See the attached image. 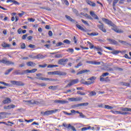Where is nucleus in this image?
<instances>
[{"label": "nucleus", "instance_id": "nucleus-1", "mask_svg": "<svg viewBox=\"0 0 131 131\" xmlns=\"http://www.w3.org/2000/svg\"><path fill=\"white\" fill-rule=\"evenodd\" d=\"M49 75H59L60 76H65L67 74L66 72H61L60 71H56L54 72H48Z\"/></svg>", "mask_w": 131, "mask_h": 131}, {"label": "nucleus", "instance_id": "nucleus-2", "mask_svg": "<svg viewBox=\"0 0 131 131\" xmlns=\"http://www.w3.org/2000/svg\"><path fill=\"white\" fill-rule=\"evenodd\" d=\"M10 83L12 84H13V85H18V86H23L24 85H25V84L20 81H15V80H12L10 81Z\"/></svg>", "mask_w": 131, "mask_h": 131}, {"label": "nucleus", "instance_id": "nucleus-3", "mask_svg": "<svg viewBox=\"0 0 131 131\" xmlns=\"http://www.w3.org/2000/svg\"><path fill=\"white\" fill-rule=\"evenodd\" d=\"M0 63H3V64H6V65H14V64H15L14 62L7 60V59L6 58H3L2 60H0Z\"/></svg>", "mask_w": 131, "mask_h": 131}, {"label": "nucleus", "instance_id": "nucleus-4", "mask_svg": "<svg viewBox=\"0 0 131 131\" xmlns=\"http://www.w3.org/2000/svg\"><path fill=\"white\" fill-rule=\"evenodd\" d=\"M59 111V109H55L54 110L47 111L44 112V115H51V114H54V113H56Z\"/></svg>", "mask_w": 131, "mask_h": 131}, {"label": "nucleus", "instance_id": "nucleus-5", "mask_svg": "<svg viewBox=\"0 0 131 131\" xmlns=\"http://www.w3.org/2000/svg\"><path fill=\"white\" fill-rule=\"evenodd\" d=\"M102 21H103V22H105L106 24H107V25H110V26H112L113 27H114V26H115V25H114V24H113L112 21L109 20L107 18H102Z\"/></svg>", "mask_w": 131, "mask_h": 131}, {"label": "nucleus", "instance_id": "nucleus-6", "mask_svg": "<svg viewBox=\"0 0 131 131\" xmlns=\"http://www.w3.org/2000/svg\"><path fill=\"white\" fill-rule=\"evenodd\" d=\"M78 83V79H74L71 81L70 83H69L66 88H70V86L74 85V84H76Z\"/></svg>", "mask_w": 131, "mask_h": 131}, {"label": "nucleus", "instance_id": "nucleus-7", "mask_svg": "<svg viewBox=\"0 0 131 131\" xmlns=\"http://www.w3.org/2000/svg\"><path fill=\"white\" fill-rule=\"evenodd\" d=\"M54 103H55V104H67V103H68V101H66L64 100H59L58 99H56L54 100Z\"/></svg>", "mask_w": 131, "mask_h": 131}, {"label": "nucleus", "instance_id": "nucleus-8", "mask_svg": "<svg viewBox=\"0 0 131 131\" xmlns=\"http://www.w3.org/2000/svg\"><path fill=\"white\" fill-rule=\"evenodd\" d=\"M71 102H79V101H81L82 100V98L81 97H77V98H71L69 99Z\"/></svg>", "mask_w": 131, "mask_h": 131}, {"label": "nucleus", "instance_id": "nucleus-9", "mask_svg": "<svg viewBox=\"0 0 131 131\" xmlns=\"http://www.w3.org/2000/svg\"><path fill=\"white\" fill-rule=\"evenodd\" d=\"M16 106L14 104H10L9 105H5L4 106V109H5V110H10V109H13V108H15Z\"/></svg>", "mask_w": 131, "mask_h": 131}, {"label": "nucleus", "instance_id": "nucleus-10", "mask_svg": "<svg viewBox=\"0 0 131 131\" xmlns=\"http://www.w3.org/2000/svg\"><path fill=\"white\" fill-rule=\"evenodd\" d=\"M107 40H108L111 45H118V42H117V41L115 40L114 39L108 38L107 39Z\"/></svg>", "mask_w": 131, "mask_h": 131}, {"label": "nucleus", "instance_id": "nucleus-11", "mask_svg": "<svg viewBox=\"0 0 131 131\" xmlns=\"http://www.w3.org/2000/svg\"><path fill=\"white\" fill-rule=\"evenodd\" d=\"M97 27H98L99 29L101 30L103 32H107V31L104 28V24H101V25H98Z\"/></svg>", "mask_w": 131, "mask_h": 131}, {"label": "nucleus", "instance_id": "nucleus-12", "mask_svg": "<svg viewBox=\"0 0 131 131\" xmlns=\"http://www.w3.org/2000/svg\"><path fill=\"white\" fill-rule=\"evenodd\" d=\"M65 62H68V59H60L58 60V64L59 65H64Z\"/></svg>", "mask_w": 131, "mask_h": 131}, {"label": "nucleus", "instance_id": "nucleus-13", "mask_svg": "<svg viewBox=\"0 0 131 131\" xmlns=\"http://www.w3.org/2000/svg\"><path fill=\"white\" fill-rule=\"evenodd\" d=\"M88 64H92V65H101V62H97L96 61H87Z\"/></svg>", "mask_w": 131, "mask_h": 131}, {"label": "nucleus", "instance_id": "nucleus-14", "mask_svg": "<svg viewBox=\"0 0 131 131\" xmlns=\"http://www.w3.org/2000/svg\"><path fill=\"white\" fill-rule=\"evenodd\" d=\"M27 66H28L29 67H35L36 66V64L35 62H33L32 61H29L26 63Z\"/></svg>", "mask_w": 131, "mask_h": 131}, {"label": "nucleus", "instance_id": "nucleus-15", "mask_svg": "<svg viewBox=\"0 0 131 131\" xmlns=\"http://www.w3.org/2000/svg\"><path fill=\"white\" fill-rule=\"evenodd\" d=\"M120 110L123 111L124 112H127V111L131 112V108L127 107H121Z\"/></svg>", "mask_w": 131, "mask_h": 131}, {"label": "nucleus", "instance_id": "nucleus-16", "mask_svg": "<svg viewBox=\"0 0 131 131\" xmlns=\"http://www.w3.org/2000/svg\"><path fill=\"white\" fill-rule=\"evenodd\" d=\"M86 3L88 4V5H89V6H91V7H95L96 6V3L91 1L87 0Z\"/></svg>", "mask_w": 131, "mask_h": 131}, {"label": "nucleus", "instance_id": "nucleus-17", "mask_svg": "<svg viewBox=\"0 0 131 131\" xmlns=\"http://www.w3.org/2000/svg\"><path fill=\"white\" fill-rule=\"evenodd\" d=\"M6 3H13L14 5H20V3H19L18 2L15 0H7L6 1Z\"/></svg>", "mask_w": 131, "mask_h": 131}, {"label": "nucleus", "instance_id": "nucleus-18", "mask_svg": "<svg viewBox=\"0 0 131 131\" xmlns=\"http://www.w3.org/2000/svg\"><path fill=\"white\" fill-rule=\"evenodd\" d=\"M11 100L9 98H6L3 101V104H8L11 103Z\"/></svg>", "mask_w": 131, "mask_h": 131}, {"label": "nucleus", "instance_id": "nucleus-19", "mask_svg": "<svg viewBox=\"0 0 131 131\" xmlns=\"http://www.w3.org/2000/svg\"><path fill=\"white\" fill-rule=\"evenodd\" d=\"M76 27H77V28H78V29H80V30H81L82 31H84V32H86V30L84 29L82 27H81V26L77 24L76 25Z\"/></svg>", "mask_w": 131, "mask_h": 131}, {"label": "nucleus", "instance_id": "nucleus-20", "mask_svg": "<svg viewBox=\"0 0 131 131\" xmlns=\"http://www.w3.org/2000/svg\"><path fill=\"white\" fill-rule=\"evenodd\" d=\"M90 15H92V17H93V18H94V19H96L97 20H99V17H98L94 12L93 11H91L90 12Z\"/></svg>", "mask_w": 131, "mask_h": 131}, {"label": "nucleus", "instance_id": "nucleus-21", "mask_svg": "<svg viewBox=\"0 0 131 131\" xmlns=\"http://www.w3.org/2000/svg\"><path fill=\"white\" fill-rule=\"evenodd\" d=\"M114 31H115V32H117V33H123V31L121 29H118L117 28H114L113 29Z\"/></svg>", "mask_w": 131, "mask_h": 131}, {"label": "nucleus", "instance_id": "nucleus-22", "mask_svg": "<svg viewBox=\"0 0 131 131\" xmlns=\"http://www.w3.org/2000/svg\"><path fill=\"white\" fill-rule=\"evenodd\" d=\"M70 128L72 129V130L76 131L75 127L73 126H72L71 124H69L68 126V129H70Z\"/></svg>", "mask_w": 131, "mask_h": 131}, {"label": "nucleus", "instance_id": "nucleus-23", "mask_svg": "<svg viewBox=\"0 0 131 131\" xmlns=\"http://www.w3.org/2000/svg\"><path fill=\"white\" fill-rule=\"evenodd\" d=\"M45 57L42 54H39L36 56V59H43Z\"/></svg>", "mask_w": 131, "mask_h": 131}, {"label": "nucleus", "instance_id": "nucleus-24", "mask_svg": "<svg viewBox=\"0 0 131 131\" xmlns=\"http://www.w3.org/2000/svg\"><path fill=\"white\" fill-rule=\"evenodd\" d=\"M88 35H90V36H97V35H99V33L97 32H93V33H88Z\"/></svg>", "mask_w": 131, "mask_h": 131}, {"label": "nucleus", "instance_id": "nucleus-25", "mask_svg": "<svg viewBox=\"0 0 131 131\" xmlns=\"http://www.w3.org/2000/svg\"><path fill=\"white\" fill-rule=\"evenodd\" d=\"M2 46L3 48H10V47H11V45L10 44H8L6 42H3L2 44Z\"/></svg>", "mask_w": 131, "mask_h": 131}, {"label": "nucleus", "instance_id": "nucleus-26", "mask_svg": "<svg viewBox=\"0 0 131 131\" xmlns=\"http://www.w3.org/2000/svg\"><path fill=\"white\" fill-rule=\"evenodd\" d=\"M37 71V69H33L32 70H28V73H34Z\"/></svg>", "mask_w": 131, "mask_h": 131}, {"label": "nucleus", "instance_id": "nucleus-27", "mask_svg": "<svg viewBox=\"0 0 131 131\" xmlns=\"http://www.w3.org/2000/svg\"><path fill=\"white\" fill-rule=\"evenodd\" d=\"M23 102L25 103L26 105H31V104H32V100H23Z\"/></svg>", "mask_w": 131, "mask_h": 131}, {"label": "nucleus", "instance_id": "nucleus-28", "mask_svg": "<svg viewBox=\"0 0 131 131\" xmlns=\"http://www.w3.org/2000/svg\"><path fill=\"white\" fill-rule=\"evenodd\" d=\"M65 17L68 20H69V21H71V22H73L74 21V20L72 19V18H71L70 16L66 15Z\"/></svg>", "mask_w": 131, "mask_h": 131}, {"label": "nucleus", "instance_id": "nucleus-29", "mask_svg": "<svg viewBox=\"0 0 131 131\" xmlns=\"http://www.w3.org/2000/svg\"><path fill=\"white\" fill-rule=\"evenodd\" d=\"M90 93L89 96L90 97H93L94 96H96L97 95V93L95 91H92L91 92H89Z\"/></svg>", "mask_w": 131, "mask_h": 131}, {"label": "nucleus", "instance_id": "nucleus-30", "mask_svg": "<svg viewBox=\"0 0 131 131\" xmlns=\"http://www.w3.org/2000/svg\"><path fill=\"white\" fill-rule=\"evenodd\" d=\"M111 112L113 114H121V112L118 111H111Z\"/></svg>", "mask_w": 131, "mask_h": 131}, {"label": "nucleus", "instance_id": "nucleus-31", "mask_svg": "<svg viewBox=\"0 0 131 131\" xmlns=\"http://www.w3.org/2000/svg\"><path fill=\"white\" fill-rule=\"evenodd\" d=\"M0 83H1V84H3L5 86H11V84H10L9 83H6L5 82H3V81H0Z\"/></svg>", "mask_w": 131, "mask_h": 131}, {"label": "nucleus", "instance_id": "nucleus-32", "mask_svg": "<svg viewBox=\"0 0 131 131\" xmlns=\"http://www.w3.org/2000/svg\"><path fill=\"white\" fill-rule=\"evenodd\" d=\"M119 42H120V43H122V45H123L124 46H126L127 45V42L125 41H122L121 40H118Z\"/></svg>", "mask_w": 131, "mask_h": 131}, {"label": "nucleus", "instance_id": "nucleus-33", "mask_svg": "<svg viewBox=\"0 0 131 131\" xmlns=\"http://www.w3.org/2000/svg\"><path fill=\"white\" fill-rule=\"evenodd\" d=\"M119 53H120V51L115 50L114 51H112L111 54H113V55H117L118 54H119Z\"/></svg>", "mask_w": 131, "mask_h": 131}, {"label": "nucleus", "instance_id": "nucleus-34", "mask_svg": "<svg viewBox=\"0 0 131 131\" xmlns=\"http://www.w3.org/2000/svg\"><path fill=\"white\" fill-rule=\"evenodd\" d=\"M95 82L94 81H86L85 82V85H90V84H92V83H94Z\"/></svg>", "mask_w": 131, "mask_h": 131}, {"label": "nucleus", "instance_id": "nucleus-35", "mask_svg": "<svg viewBox=\"0 0 131 131\" xmlns=\"http://www.w3.org/2000/svg\"><path fill=\"white\" fill-rule=\"evenodd\" d=\"M54 67H59V66L54 64H49L47 67L48 68H54Z\"/></svg>", "mask_w": 131, "mask_h": 131}, {"label": "nucleus", "instance_id": "nucleus-36", "mask_svg": "<svg viewBox=\"0 0 131 131\" xmlns=\"http://www.w3.org/2000/svg\"><path fill=\"white\" fill-rule=\"evenodd\" d=\"M28 73V70H23L20 73V75H24V74H27Z\"/></svg>", "mask_w": 131, "mask_h": 131}, {"label": "nucleus", "instance_id": "nucleus-37", "mask_svg": "<svg viewBox=\"0 0 131 131\" xmlns=\"http://www.w3.org/2000/svg\"><path fill=\"white\" fill-rule=\"evenodd\" d=\"M32 104H36V105H39L40 104V102L38 100H32Z\"/></svg>", "mask_w": 131, "mask_h": 131}, {"label": "nucleus", "instance_id": "nucleus-38", "mask_svg": "<svg viewBox=\"0 0 131 131\" xmlns=\"http://www.w3.org/2000/svg\"><path fill=\"white\" fill-rule=\"evenodd\" d=\"M87 43H88V45H89V47H90V49H95V46L94 45H92V43H91L90 41H88Z\"/></svg>", "mask_w": 131, "mask_h": 131}, {"label": "nucleus", "instance_id": "nucleus-39", "mask_svg": "<svg viewBox=\"0 0 131 131\" xmlns=\"http://www.w3.org/2000/svg\"><path fill=\"white\" fill-rule=\"evenodd\" d=\"M121 84H122V85H123L124 86H129L130 85V83H126V82H122Z\"/></svg>", "mask_w": 131, "mask_h": 131}, {"label": "nucleus", "instance_id": "nucleus-40", "mask_svg": "<svg viewBox=\"0 0 131 131\" xmlns=\"http://www.w3.org/2000/svg\"><path fill=\"white\" fill-rule=\"evenodd\" d=\"M12 70H14V69L11 68L9 70H8L6 72H5V75H8L10 72H11Z\"/></svg>", "mask_w": 131, "mask_h": 131}, {"label": "nucleus", "instance_id": "nucleus-41", "mask_svg": "<svg viewBox=\"0 0 131 131\" xmlns=\"http://www.w3.org/2000/svg\"><path fill=\"white\" fill-rule=\"evenodd\" d=\"M14 74L15 75H21V72H20V70L15 71Z\"/></svg>", "mask_w": 131, "mask_h": 131}, {"label": "nucleus", "instance_id": "nucleus-42", "mask_svg": "<svg viewBox=\"0 0 131 131\" xmlns=\"http://www.w3.org/2000/svg\"><path fill=\"white\" fill-rule=\"evenodd\" d=\"M94 49L96 50L98 52H100V51H102V48H100V47L98 46V47H96L95 46L94 47Z\"/></svg>", "mask_w": 131, "mask_h": 131}, {"label": "nucleus", "instance_id": "nucleus-43", "mask_svg": "<svg viewBox=\"0 0 131 131\" xmlns=\"http://www.w3.org/2000/svg\"><path fill=\"white\" fill-rule=\"evenodd\" d=\"M104 108L105 109H111V110H112V109H113V106H110V105H105L104 106Z\"/></svg>", "mask_w": 131, "mask_h": 131}, {"label": "nucleus", "instance_id": "nucleus-44", "mask_svg": "<svg viewBox=\"0 0 131 131\" xmlns=\"http://www.w3.org/2000/svg\"><path fill=\"white\" fill-rule=\"evenodd\" d=\"M119 0H114L113 4V7L114 8L115 7V6H116V4L118 3Z\"/></svg>", "mask_w": 131, "mask_h": 131}, {"label": "nucleus", "instance_id": "nucleus-45", "mask_svg": "<svg viewBox=\"0 0 131 131\" xmlns=\"http://www.w3.org/2000/svg\"><path fill=\"white\" fill-rule=\"evenodd\" d=\"M57 89V86H50L49 87V90H53V91H55Z\"/></svg>", "mask_w": 131, "mask_h": 131}, {"label": "nucleus", "instance_id": "nucleus-46", "mask_svg": "<svg viewBox=\"0 0 131 131\" xmlns=\"http://www.w3.org/2000/svg\"><path fill=\"white\" fill-rule=\"evenodd\" d=\"M91 127L89 126L88 127H83L81 128V130L82 131H85V130H88V129H91Z\"/></svg>", "mask_w": 131, "mask_h": 131}, {"label": "nucleus", "instance_id": "nucleus-47", "mask_svg": "<svg viewBox=\"0 0 131 131\" xmlns=\"http://www.w3.org/2000/svg\"><path fill=\"white\" fill-rule=\"evenodd\" d=\"M63 42L64 43H67V45H70V43H71V41H70V40L68 39H65L63 40Z\"/></svg>", "mask_w": 131, "mask_h": 131}, {"label": "nucleus", "instance_id": "nucleus-48", "mask_svg": "<svg viewBox=\"0 0 131 131\" xmlns=\"http://www.w3.org/2000/svg\"><path fill=\"white\" fill-rule=\"evenodd\" d=\"M77 93L78 95H81L82 96H85V93L84 92H81L80 91H77Z\"/></svg>", "mask_w": 131, "mask_h": 131}, {"label": "nucleus", "instance_id": "nucleus-49", "mask_svg": "<svg viewBox=\"0 0 131 131\" xmlns=\"http://www.w3.org/2000/svg\"><path fill=\"white\" fill-rule=\"evenodd\" d=\"M96 80V77H92L88 79V80H91V81H94V80Z\"/></svg>", "mask_w": 131, "mask_h": 131}, {"label": "nucleus", "instance_id": "nucleus-50", "mask_svg": "<svg viewBox=\"0 0 131 131\" xmlns=\"http://www.w3.org/2000/svg\"><path fill=\"white\" fill-rule=\"evenodd\" d=\"M20 48L22 49H25V48H26V45H25V43H23L20 45Z\"/></svg>", "mask_w": 131, "mask_h": 131}, {"label": "nucleus", "instance_id": "nucleus-51", "mask_svg": "<svg viewBox=\"0 0 131 131\" xmlns=\"http://www.w3.org/2000/svg\"><path fill=\"white\" fill-rule=\"evenodd\" d=\"M47 66H48V65L46 63L44 64L43 65H41V64L39 65V67H40L41 68H46V67H47Z\"/></svg>", "mask_w": 131, "mask_h": 131}, {"label": "nucleus", "instance_id": "nucleus-52", "mask_svg": "<svg viewBox=\"0 0 131 131\" xmlns=\"http://www.w3.org/2000/svg\"><path fill=\"white\" fill-rule=\"evenodd\" d=\"M28 20L30 22H34L35 21V19L32 18H28Z\"/></svg>", "mask_w": 131, "mask_h": 131}, {"label": "nucleus", "instance_id": "nucleus-53", "mask_svg": "<svg viewBox=\"0 0 131 131\" xmlns=\"http://www.w3.org/2000/svg\"><path fill=\"white\" fill-rule=\"evenodd\" d=\"M80 66H82V63L81 62H79L77 66L75 67V68H79Z\"/></svg>", "mask_w": 131, "mask_h": 131}, {"label": "nucleus", "instance_id": "nucleus-54", "mask_svg": "<svg viewBox=\"0 0 131 131\" xmlns=\"http://www.w3.org/2000/svg\"><path fill=\"white\" fill-rule=\"evenodd\" d=\"M24 14H25V12L24 11H21V13H18V15L19 16V17H22L23 16V15H24Z\"/></svg>", "mask_w": 131, "mask_h": 131}, {"label": "nucleus", "instance_id": "nucleus-55", "mask_svg": "<svg viewBox=\"0 0 131 131\" xmlns=\"http://www.w3.org/2000/svg\"><path fill=\"white\" fill-rule=\"evenodd\" d=\"M81 21H82V23H83L85 25H88V26H89V23H88V21L84 20V19H81Z\"/></svg>", "mask_w": 131, "mask_h": 131}, {"label": "nucleus", "instance_id": "nucleus-56", "mask_svg": "<svg viewBox=\"0 0 131 131\" xmlns=\"http://www.w3.org/2000/svg\"><path fill=\"white\" fill-rule=\"evenodd\" d=\"M29 48H31V49H35V45L30 44L29 45Z\"/></svg>", "mask_w": 131, "mask_h": 131}, {"label": "nucleus", "instance_id": "nucleus-57", "mask_svg": "<svg viewBox=\"0 0 131 131\" xmlns=\"http://www.w3.org/2000/svg\"><path fill=\"white\" fill-rule=\"evenodd\" d=\"M67 52H70V53H73L74 52V50L73 49H68Z\"/></svg>", "mask_w": 131, "mask_h": 131}, {"label": "nucleus", "instance_id": "nucleus-58", "mask_svg": "<svg viewBox=\"0 0 131 131\" xmlns=\"http://www.w3.org/2000/svg\"><path fill=\"white\" fill-rule=\"evenodd\" d=\"M63 2L67 6H69V3L67 0H63Z\"/></svg>", "mask_w": 131, "mask_h": 131}, {"label": "nucleus", "instance_id": "nucleus-59", "mask_svg": "<svg viewBox=\"0 0 131 131\" xmlns=\"http://www.w3.org/2000/svg\"><path fill=\"white\" fill-rule=\"evenodd\" d=\"M104 48L107 50H109V51H113V49L111 47L104 46Z\"/></svg>", "mask_w": 131, "mask_h": 131}, {"label": "nucleus", "instance_id": "nucleus-60", "mask_svg": "<svg viewBox=\"0 0 131 131\" xmlns=\"http://www.w3.org/2000/svg\"><path fill=\"white\" fill-rule=\"evenodd\" d=\"M17 32L18 34H21V33H22V29L21 28L18 29L17 30Z\"/></svg>", "mask_w": 131, "mask_h": 131}, {"label": "nucleus", "instance_id": "nucleus-61", "mask_svg": "<svg viewBox=\"0 0 131 131\" xmlns=\"http://www.w3.org/2000/svg\"><path fill=\"white\" fill-rule=\"evenodd\" d=\"M86 81L84 80V79H82L80 81L81 83H82L83 84H85V82Z\"/></svg>", "mask_w": 131, "mask_h": 131}, {"label": "nucleus", "instance_id": "nucleus-62", "mask_svg": "<svg viewBox=\"0 0 131 131\" xmlns=\"http://www.w3.org/2000/svg\"><path fill=\"white\" fill-rule=\"evenodd\" d=\"M108 75H109V73H104L102 74V76H108Z\"/></svg>", "mask_w": 131, "mask_h": 131}, {"label": "nucleus", "instance_id": "nucleus-63", "mask_svg": "<svg viewBox=\"0 0 131 131\" xmlns=\"http://www.w3.org/2000/svg\"><path fill=\"white\" fill-rule=\"evenodd\" d=\"M124 57L126 58V59H129V60H130L131 58L128 57V55L126 54L124 55Z\"/></svg>", "mask_w": 131, "mask_h": 131}, {"label": "nucleus", "instance_id": "nucleus-64", "mask_svg": "<svg viewBox=\"0 0 131 131\" xmlns=\"http://www.w3.org/2000/svg\"><path fill=\"white\" fill-rule=\"evenodd\" d=\"M102 76H101L100 77V81H105V78L102 77Z\"/></svg>", "mask_w": 131, "mask_h": 131}]
</instances>
